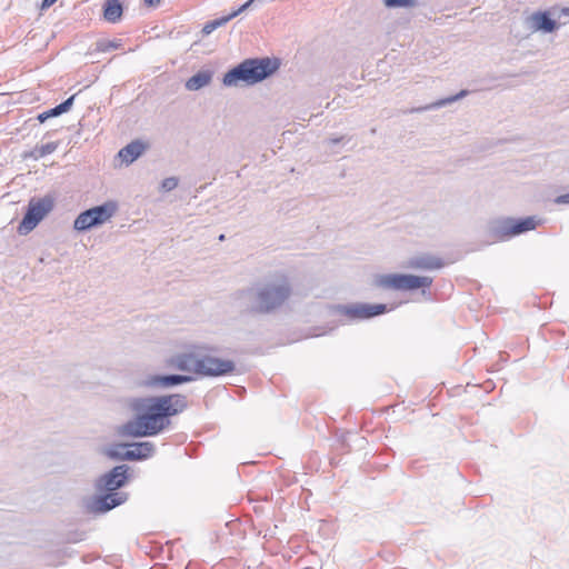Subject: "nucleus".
I'll list each match as a JSON object with an SVG mask.
<instances>
[{
	"mask_svg": "<svg viewBox=\"0 0 569 569\" xmlns=\"http://www.w3.org/2000/svg\"><path fill=\"white\" fill-rule=\"evenodd\" d=\"M128 407L136 416L118 428V435L142 438L157 436L168 429L171 425L170 418L184 411L188 401L180 393L133 397L128 400Z\"/></svg>",
	"mask_w": 569,
	"mask_h": 569,
	"instance_id": "f257e3e1",
	"label": "nucleus"
},
{
	"mask_svg": "<svg viewBox=\"0 0 569 569\" xmlns=\"http://www.w3.org/2000/svg\"><path fill=\"white\" fill-rule=\"evenodd\" d=\"M291 293L289 278L283 273H277L238 291L234 299L242 315L264 316L279 310Z\"/></svg>",
	"mask_w": 569,
	"mask_h": 569,
	"instance_id": "f03ea898",
	"label": "nucleus"
},
{
	"mask_svg": "<svg viewBox=\"0 0 569 569\" xmlns=\"http://www.w3.org/2000/svg\"><path fill=\"white\" fill-rule=\"evenodd\" d=\"M129 469L127 465H119L97 479L96 490L106 493L96 497L89 503L88 507L92 512L103 513L127 501V493L117 490L126 485Z\"/></svg>",
	"mask_w": 569,
	"mask_h": 569,
	"instance_id": "7ed1b4c3",
	"label": "nucleus"
},
{
	"mask_svg": "<svg viewBox=\"0 0 569 569\" xmlns=\"http://www.w3.org/2000/svg\"><path fill=\"white\" fill-rule=\"evenodd\" d=\"M278 68L277 59H246L223 74L222 83L226 87H237L241 82L252 86L270 77Z\"/></svg>",
	"mask_w": 569,
	"mask_h": 569,
	"instance_id": "20e7f679",
	"label": "nucleus"
},
{
	"mask_svg": "<svg viewBox=\"0 0 569 569\" xmlns=\"http://www.w3.org/2000/svg\"><path fill=\"white\" fill-rule=\"evenodd\" d=\"M533 217L515 219L511 217L497 218L489 223V233L495 240H507L523 232L536 229Z\"/></svg>",
	"mask_w": 569,
	"mask_h": 569,
	"instance_id": "39448f33",
	"label": "nucleus"
},
{
	"mask_svg": "<svg viewBox=\"0 0 569 569\" xmlns=\"http://www.w3.org/2000/svg\"><path fill=\"white\" fill-rule=\"evenodd\" d=\"M212 348L199 346V360L197 365V375L202 377H221L232 373L236 370V363L229 359L214 357Z\"/></svg>",
	"mask_w": 569,
	"mask_h": 569,
	"instance_id": "423d86ee",
	"label": "nucleus"
},
{
	"mask_svg": "<svg viewBox=\"0 0 569 569\" xmlns=\"http://www.w3.org/2000/svg\"><path fill=\"white\" fill-rule=\"evenodd\" d=\"M118 206L114 201H107L100 206L82 211L74 220L73 228L77 231H88L110 220L117 212Z\"/></svg>",
	"mask_w": 569,
	"mask_h": 569,
	"instance_id": "0eeeda50",
	"label": "nucleus"
},
{
	"mask_svg": "<svg viewBox=\"0 0 569 569\" xmlns=\"http://www.w3.org/2000/svg\"><path fill=\"white\" fill-rule=\"evenodd\" d=\"M432 281V278L427 276L389 273L378 276L375 283L383 289L416 290L431 287Z\"/></svg>",
	"mask_w": 569,
	"mask_h": 569,
	"instance_id": "6e6552de",
	"label": "nucleus"
},
{
	"mask_svg": "<svg viewBox=\"0 0 569 569\" xmlns=\"http://www.w3.org/2000/svg\"><path fill=\"white\" fill-rule=\"evenodd\" d=\"M54 200L51 196H44L39 199L32 198L27 207V211L18 226L20 234L31 232L40 221L53 209Z\"/></svg>",
	"mask_w": 569,
	"mask_h": 569,
	"instance_id": "1a4fd4ad",
	"label": "nucleus"
},
{
	"mask_svg": "<svg viewBox=\"0 0 569 569\" xmlns=\"http://www.w3.org/2000/svg\"><path fill=\"white\" fill-rule=\"evenodd\" d=\"M552 17V11H537L526 18V23L531 31L550 33L559 27L556 19Z\"/></svg>",
	"mask_w": 569,
	"mask_h": 569,
	"instance_id": "9d476101",
	"label": "nucleus"
},
{
	"mask_svg": "<svg viewBox=\"0 0 569 569\" xmlns=\"http://www.w3.org/2000/svg\"><path fill=\"white\" fill-rule=\"evenodd\" d=\"M407 267L413 270H439L445 267V261L438 256L431 253H421L411 257L407 262Z\"/></svg>",
	"mask_w": 569,
	"mask_h": 569,
	"instance_id": "9b49d317",
	"label": "nucleus"
},
{
	"mask_svg": "<svg viewBox=\"0 0 569 569\" xmlns=\"http://www.w3.org/2000/svg\"><path fill=\"white\" fill-rule=\"evenodd\" d=\"M199 360V346L192 348L189 352L174 355L170 359V365L181 371H189L197 375V362Z\"/></svg>",
	"mask_w": 569,
	"mask_h": 569,
	"instance_id": "f8f14e48",
	"label": "nucleus"
},
{
	"mask_svg": "<svg viewBox=\"0 0 569 569\" xmlns=\"http://www.w3.org/2000/svg\"><path fill=\"white\" fill-rule=\"evenodd\" d=\"M191 380H192V377L183 376V375H164V376L154 375V376L148 377L144 380L143 386H146L148 388H158V387L168 388V387H173V386L182 385L186 382H190Z\"/></svg>",
	"mask_w": 569,
	"mask_h": 569,
	"instance_id": "ddd939ff",
	"label": "nucleus"
},
{
	"mask_svg": "<svg viewBox=\"0 0 569 569\" xmlns=\"http://www.w3.org/2000/svg\"><path fill=\"white\" fill-rule=\"evenodd\" d=\"M129 451H126L128 461H141L153 456L156 447L150 441L128 443Z\"/></svg>",
	"mask_w": 569,
	"mask_h": 569,
	"instance_id": "4468645a",
	"label": "nucleus"
},
{
	"mask_svg": "<svg viewBox=\"0 0 569 569\" xmlns=\"http://www.w3.org/2000/svg\"><path fill=\"white\" fill-rule=\"evenodd\" d=\"M147 146L142 141L133 140L119 150L118 157L126 164H130L144 152Z\"/></svg>",
	"mask_w": 569,
	"mask_h": 569,
	"instance_id": "2eb2a0df",
	"label": "nucleus"
},
{
	"mask_svg": "<svg viewBox=\"0 0 569 569\" xmlns=\"http://www.w3.org/2000/svg\"><path fill=\"white\" fill-rule=\"evenodd\" d=\"M212 79V71L202 70L190 77L186 81V88L190 91H197L208 86Z\"/></svg>",
	"mask_w": 569,
	"mask_h": 569,
	"instance_id": "dca6fc26",
	"label": "nucleus"
},
{
	"mask_svg": "<svg viewBox=\"0 0 569 569\" xmlns=\"http://www.w3.org/2000/svg\"><path fill=\"white\" fill-rule=\"evenodd\" d=\"M122 14V4L119 0H106L103 6V17L108 22L116 23Z\"/></svg>",
	"mask_w": 569,
	"mask_h": 569,
	"instance_id": "f3484780",
	"label": "nucleus"
},
{
	"mask_svg": "<svg viewBox=\"0 0 569 569\" xmlns=\"http://www.w3.org/2000/svg\"><path fill=\"white\" fill-rule=\"evenodd\" d=\"M337 310L339 313L347 316L349 319H368L366 303L338 306Z\"/></svg>",
	"mask_w": 569,
	"mask_h": 569,
	"instance_id": "a211bd4d",
	"label": "nucleus"
},
{
	"mask_svg": "<svg viewBox=\"0 0 569 569\" xmlns=\"http://www.w3.org/2000/svg\"><path fill=\"white\" fill-rule=\"evenodd\" d=\"M126 451H129L128 443H113L104 450V453L112 460L123 461L128 460Z\"/></svg>",
	"mask_w": 569,
	"mask_h": 569,
	"instance_id": "6ab92c4d",
	"label": "nucleus"
},
{
	"mask_svg": "<svg viewBox=\"0 0 569 569\" xmlns=\"http://www.w3.org/2000/svg\"><path fill=\"white\" fill-rule=\"evenodd\" d=\"M467 94H468V91H467V90H461L459 93H457V94H455V96H450V97H448V98L440 99V100H438V101L433 102V103H432V104H430V106H427V107H425V108H420V109H418V111H420V110H428V109H439V108H441V107H445V106H447V104H450V103H452V102H455V101H457V100H459V99H461V98L466 97Z\"/></svg>",
	"mask_w": 569,
	"mask_h": 569,
	"instance_id": "aec40b11",
	"label": "nucleus"
},
{
	"mask_svg": "<svg viewBox=\"0 0 569 569\" xmlns=\"http://www.w3.org/2000/svg\"><path fill=\"white\" fill-rule=\"evenodd\" d=\"M74 98H76V94H72L71 97L66 99L60 104L47 110V112H48L47 116H49V118H53V117H58L64 112H68L73 104Z\"/></svg>",
	"mask_w": 569,
	"mask_h": 569,
	"instance_id": "412c9836",
	"label": "nucleus"
},
{
	"mask_svg": "<svg viewBox=\"0 0 569 569\" xmlns=\"http://www.w3.org/2000/svg\"><path fill=\"white\" fill-rule=\"evenodd\" d=\"M58 148V142H47L36 148V158H43L48 154L53 153Z\"/></svg>",
	"mask_w": 569,
	"mask_h": 569,
	"instance_id": "4be33fe9",
	"label": "nucleus"
},
{
	"mask_svg": "<svg viewBox=\"0 0 569 569\" xmlns=\"http://www.w3.org/2000/svg\"><path fill=\"white\" fill-rule=\"evenodd\" d=\"M121 46L120 40H102L97 42V50L100 52H109Z\"/></svg>",
	"mask_w": 569,
	"mask_h": 569,
	"instance_id": "5701e85b",
	"label": "nucleus"
},
{
	"mask_svg": "<svg viewBox=\"0 0 569 569\" xmlns=\"http://www.w3.org/2000/svg\"><path fill=\"white\" fill-rule=\"evenodd\" d=\"M368 319L387 312L388 307L385 303L369 305L366 303Z\"/></svg>",
	"mask_w": 569,
	"mask_h": 569,
	"instance_id": "b1692460",
	"label": "nucleus"
},
{
	"mask_svg": "<svg viewBox=\"0 0 569 569\" xmlns=\"http://www.w3.org/2000/svg\"><path fill=\"white\" fill-rule=\"evenodd\" d=\"M387 8H410L416 6L415 0H383Z\"/></svg>",
	"mask_w": 569,
	"mask_h": 569,
	"instance_id": "393cba45",
	"label": "nucleus"
},
{
	"mask_svg": "<svg viewBox=\"0 0 569 569\" xmlns=\"http://www.w3.org/2000/svg\"><path fill=\"white\" fill-rule=\"evenodd\" d=\"M178 182L179 180L176 177L166 178L161 182V190L166 192L171 191L178 187Z\"/></svg>",
	"mask_w": 569,
	"mask_h": 569,
	"instance_id": "a878e982",
	"label": "nucleus"
},
{
	"mask_svg": "<svg viewBox=\"0 0 569 569\" xmlns=\"http://www.w3.org/2000/svg\"><path fill=\"white\" fill-rule=\"evenodd\" d=\"M552 16L555 17V19H558V20H560L561 18H567L568 20L563 22V23H567L569 21V7L561 8V9L553 8Z\"/></svg>",
	"mask_w": 569,
	"mask_h": 569,
	"instance_id": "bb28decb",
	"label": "nucleus"
},
{
	"mask_svg": "<svg viewBox=\"0 0 569 569\" xmlns=\"http://www.w3.org/2000/svg\"><path fill=\"white\" fill-rule=\"evenodd\" d=\"M253 3H256L253 0H248L241 7H239L237 10L232 11L229 16L231 17V19H233L237 16H239L240 13H242L243 11H246L247 9H249Z\"/></svg>",
	"mask_w": 569,
	"mask_h": 569,
	"instance_id": "cd10ccee",
	"label": "nucleus"
},
{
	"mask_svg": "<svg viewBox=\"0 0 569 569\" xmlns=\"http://www.w3.org/2000/svg\"><path fill=\"white\" fill-rule=\"evenodd\" d=\"M230 20H231V17L228 14V16H223L221 18L211 20L210 22L216 30V29L227 24Z\"/></svg>",
	"mask_w": 569,
	"mask_h": 569,
	"instance_id": "c85d7f7f",
	"label": "nucleus"
},
{
	"mask_svg": "<svg viewBox=\"0 0 569 569\" xmlns=\"http://www.w3.org/2000/svg\"><path fill=\"white\" fill-rule=\"evenodd\" d=\"M555 202L557 204H569V192L566 193V194H561V196H558L556 199H555Z\"/></svg>",
	"mask_w": 569,
	"mask_h": 569,
	"instance_id": "c756f323",
	"label": "nucleus"
},
{
	"mask_svg": "<svg viewBox=\"0 0 569 569\" xmlns=\"http://www.w3.org/2000/svg\"><path fill=\"white\" fill-rule=\"evenodd\" d=\"M213 31H214V28L212 27V24H211V22H210V21H208V22L203 26V28H202V30H201L202 36H209V34H210V33H212Z\"/></svg>",
	"mask_w": 569,
	"mask_h": 569,
	"instance_id": "7c9ffc66",
	"label": "nucleus"
},
{
	"mask_svg": "<svg viewBox=\"0 0 569 569\" xmlns=\"http://www.w3.org/2000/svg\"><path fill=\"white\" fill-rule=\"evenodd\" d=\"M58 0H42V3H41V9L44 10V9H48L50 8L51 6H53Z\"/></svg>",
	"mask_w": 569,
	"mask_h": 569,
	"instance_id": "2f4dec72",
	"label": "nucleus"
},
{
	"mask_svg": "<svg viewBox=\"0 0 569 569\" xmlns=\"http://www.w3.org/2000/svg\"><path fill=\"white\" fill-rule=\"evenodd\" d=\"M47 114H48V112H47V111L39 113V114L37 116L38 121H39L40 123H43L46 120H48V119H49V116H47Z\"/></svg>",
	"mask_w": 569,
	"mask_h": 569,
	"instance_id": "473e14b6",
	"label": "nucleus"
},
{
	"mask_svg": "<svg viewBox=\"0 0 569 569\" xmlns=\"http://www.w3.org/2000/svg\"><path fill=\"white\" fill-rule=\"evenodd\" d=\"M343 140V137H340V138H331L328 140V143L330 144H337L339 142H341Z\"/></svg>",
	"mask_w": 569,
	"mask_h": 569,
	"instance_id": "72a5a7b5",
	"label": "nucleus"
},
{
	"mask_svg": "<svg viewBox=\"0 0 569 569\" xmlns=\"http://www.w3.org/2000/svg\"><path fill=\"white\" fill-rule=\"evenodd\" d=\"M160 0H144V2L149 6H154L156 3H158Z\"/></svg>",
	"mask_w": 569,
	"mask_h": 569,
	"instance_id": "f704fd0d",
	"label": "nucleus"
},
{
	"mask_svg": "<svg viewBox=\"0 0 569 569\" xmlns=\"http://www.w3.org/2000/svg\"><path fill=\"white\" fill-rule=\"evenodd\" d=\"M219 240H220V241L224 240V234H220V236H219Z\"/></svg>",
	"mask_w": 569,
	"mask_h": 569,
	"instance_id": "c9c22d12",
	"label": "nucleus"
}]
</instances>
